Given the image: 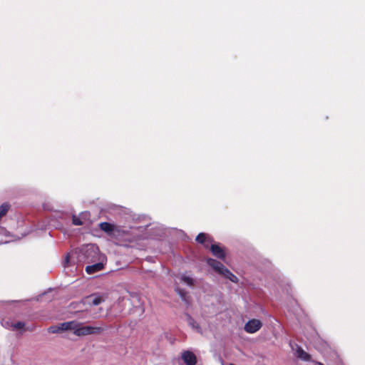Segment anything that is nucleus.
Wrapping results in <instances>:
<instances>
[{
    "mask_svg": "<svg viewBox=\"0 0 365 365\" xmlns=\"http://www.w3.org/2000/svg\"><path fill=\"white\" fill-rule=\"evenodd\" d=\"M195 240L197 243L202 245L205 248H208L210 243L212 242V239L209 237V235L204 232L199 233Z\"/></svg>",
    "mask_w": 365,
    "mask_h": 365,
    "instance_id": "7",
    "label": "nucleus"
},
{
    "mask_svg": "<svg viewBox=\"0 0 365 365\" xmlns=\"http://www.w3.org/2000/svg\"><path fill=\"white\" fill-rule=\"evenodd\" d=\"M181 358L186 365H195L197 361L195 354L188 350L182 353Z\"/></svg>",
    "mask_w": 365,
    "mask_h": 365,
    "instance_id": "5",
    "label": "nucleus"
},
{
    "mask_svg": "<svg viewBox=\"0 0 365 365\" xmlns=\"http://www.w3.org/2000/svg\"><path fill=\"white\" fill-rule=\"evenodd\" d=\"M105 300L106 297L104 295L94 293L82 299L81 303H83V305L98 306L105 302Z\"/></svg>",
    "mask_w": 365,
    "mask_h": 365,
    "instance_id": "2",
    "label": "nucleus"
},
{
    "mask_svg": "<svg viewBox=\"0 0 365 365\" xmlns=\"http://www.w3.org/2000/svg\"><path fill=\"white\" fill-rule=\"evenodd\" d=\"M103 269V264L101 262L96 263L92 265H88L86 267V272L89 274H94L97 272H99Z\"/></svg>",
    "mask_w": 365,
    "mask_h": 365,
    "instance_id": "9",
    "label": "nucleus"
},
{
    "mask_svg": "<svg viewBox=\"0 0 365 365\" xmlns=\"http://www.w3.org/2000/svg\"><path fill=\"white\" fill-rule=\"evenodd\" d=\"M206 262L209 266L220 274H222L224 269L226 268L220 262L212 258H207Z\"/></svg>",
    "mask_w": 365,
    "mask_h": 365,
    "instance_id": "6",
    "label": "nucleus"
},
{
    "mask_svg": "<svg viewBox=\"0 0 365 365\" xmlns=\"http://www.w3.org/2000/svg\"><path fill=\"white\" fill-rule=\"evenodd\" d=\"M319 365H324V364H322V363H319Z\"/></svg>",
    "mask_w": 365,
    "mask_h": 365,
    "instance_id": "20",
    "label": "nucleus"
},
{
    "mask_svg": "<svg viewBox=\"0 0 365 365\" xmlns=\"http://www.w3.org/2000/svg\"><path fill=\"white\" fill-rule=\"evenodd\" d=\"M99 227L101 230L106 233H111L115 230V225L110 222H103L99 224Z\"/></svg>",
    "mask_w": 365,
    "mask_h": 365,
    "instance_id": "11",
    "label": "nucleus"
},
{
    "mask_svg": "<svg viewBox=\"0 0 365 365\" xmlns=\"http://www.w3.org/2000/svg\"><path fill=\"white\" fill-rule=\"evenodd\" d=\"M176 292L179 294V296L181 297L182 300L184 301L185 303H189V298L190 297L187 294V292L182 289L178 288L176 289Z\"/></svg>",
    "mask_w": 365,
    "mask_h": 365,
    "instance_id": "14",
    "label": "nucleus"
},
{
    "mask_svg": "<svg viewBox=\"0 0 365 365\" xmlns=\"http://www.w3.org/2000/svg\"><path fill=\"white\" fill-rule=\"evenodd\" d=\"M222 275L224 276L225 278L229 279L232 282H237L238 281V278L234 274H232L227 268H225V269H224V272Z\"/></svg>",
    "mask_w": 365,
    "mask_h": 365,
    "instance_id": "13",
    "label": "nucleus"
},
{
    "mask_svg": "<svg viewBox=\"0 0 365 365\" xmlns=\"http://www.w3.org/2000/svg\"><path fill=\"white\" fill-rule=\"evenodd\" d=\"M72 223L74 225H82L83 224L82 220L75 215H73L72 217Z\"/></svg>",
    "mask_w": 365,
    "mask_h": 365,
    "instance_id": "17",
    "label": "nucleus"
},
{
    "mask_svg": "<svg viewBox=\"0 0 365 365\" xmlns=\"http://www.w3.org/2000/svg\"><path fill=\"white\" fill-rule=\"evenodd\" d=\"M69 255L68 254L66 256V258H65V262H64V266H68V262H69Z\"/></svg>",
    "mask_w": 365,
    "mask_h": 365,
    "instance_id": "19",
    "label": "nucleus"
},
{
    "mask_svg": "<svg viewBox=\"0 0 365 365\" xmlns=\"http://www.w3.org/2000/svg\"><path fill=\"white\" fill-rule=\"evenodd\" d=\"M81 300L80 302H75L70 304V308L72 309H76V312H83L86 311V309L84 308L86 305H83V303H81Z\"/></svg>",
    "mask_w": 365,
    "mask_h": 365,
    "instance_id": "12",
    "label": "nucleus"
},
{
    "mask_svg": "<svg viewBox=\"0 0 365 365\" xmlns=\"http://www.w3.org/2000/svg\"><path fill=\"white\" fill-rule=\"evenodd\" d=\"M262 326V323L260 320L253 319L248 321L245 325V331L250 334L257 332Z\"/></svg>",
    "mask_w": 365,
    "mask_h": 365,
    "instance_id": "4",
    "label": "nucleus"
},
{
    "mask_svg": "<svg viewBox=\"0 0 365 365\" xmlns=\"http://www.w3.org/2000/svg\"><path fill=\"white\" fill-rule=\"evenodd\" d=\"M187 321L190 326H191L193 329L200 330V325L196 322V321L190 315H187Z\"/></svg>",
    "mask_w": 365,
    "mask_h": 365,
    "instance_id": "15",
    "label": "nucleus"
},
{
    "mask_svg": "<svg viewBox=\"0 0 365 365\" xmlns=\"http://www.w3.org/2000/svg\"><path fill=\"white\" fill-rule=\"evenodd\" d=\"M182 279L183 282H185L186 284H187L190 286H192L194 284V280L190 277L183 276Z\"/></svg>",
    "mask_w": 365,
    "mask_h": 365,
    "instance_id": "18",
    "label": "nucleus"
},
{
    "mask_svg": "<svg viewBox=\"0 0 365 365\" xmlns=\"http://www.w3.org/2000/svg\"><path fill=\"white\" fill-rule=\"evenodd\" d=\"M297 356L298 358H299L302 360L305 361H311V359H312L311 355L309 354H308L307 352H306L301 347L297 348Z\"/></svg>",
    "mask_w": 365,
    "mask_h": 365,
    "instance_id": "10",
    "label": "nucleus"
},
{
    "mask_svg": "<svg viewBox=\"0 0 365 365\" xmlns=\"http://www.w3.org/2000/svg\"><path fill=\"white\" fill-rule=\"evenodd\" d=\"M210 251L212 255L218 259H225V252L224 250L220 247L218 245H212L210 246Z\"/></svg>",
    "mask_w": 365,
    "mask_h": 365,
    "instance_id": "8",
    "label": "nucleus"
},
{
    "mask_svg": "<svg viewBox=\"0 0 365 365\" xmlns=\"http://www.w3.org/2000/svg\"><path fill=\"white\" fill-rule=\"evenodd\" d=\"M80 325V323L77 321L66 322L60 324L58 327H51L49 328V331L52 333H57L60 331L73 330V332L77 329V327Z\"/></svg>",
    "mask_w": 365,
    "mask_h": 365,
    "instance_id": "3",
    "label": "nucleus"
},
{
    "mask_svg": "<svg viewBox=\"0 0 365 365\" xmlns=\"http://www.w3.org/2000/svg\"><path fill=\"white\" fill-rule=\"evenodd\" d=\"M25 324L22 322H18L16 323L12 324L11 327L13 329H21L24 327Z\"/></svg>",
    "mask_w": 365,
    "mask_h": 365,
    "instance_id": "16",
    "label": "nucleus"
},
{
    "mask_svg": "<svg viewBox=\"0 0 365 365\" xmlns=\"http://www.w3.org/2000/svg\"><path fill=\"white\" fill-rule=\"evenodd\" d=\"M106 329V327L81 326L77 327L74 334L78 336H83L92 334H100Z\"/></svg>",
    "mask_w": 365,
    "mask_h": 365,
    "instance_id": "1",
    "label": "nucleus"
}]
</instances>
